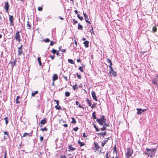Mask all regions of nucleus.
Instances as JSON below:
<instances>
[{
    "instance_id": "obj_55",
    "label": "nucleus",
    "mask_w": 158,
    "mask_h": 158,
    "mask_svg": "<svg viewBox=\"0 0 158 158\" xmlns=\"http://www.w3.org/2000/svg\"><path fill=\"white\" fill-rule=\"evenodd\" d=\"M38 10L39 11H41L42 10V8L41 7H39L38 8Z\"/></svg>"
},
{
    "instance_id": "obj_43",
    "label": "nucleus",
    "mask_w": 158,
    "mask_h": 158,
    "mask_svg": "<svg viewBox=\"0 0 158 158\" xmlns=\"http://www.w3.org/2000/svg\"><path fill=\"white\" fill-rule=\"evenodd\" d=\"M12 67L13 68L15 65V61L12 63Z\"/></svg>"
},
{
    "instance_id": "obj_37",
    "label": "nucleus",
    "mask_w": 158,
    "mask_h": 158,
    "mask_svg": "<svg viewBox=\"0 0 158 158\" xmlns=\"http://www.w3.org/2000/svg\"><path fill=\"white\" fill-rule=\"evenodd\" d=\"M91 29H90L89 30H90V32L91 33H93L94 34V31H93V27H92V26H91Z\"/></svg>"
},
{
    "instance_id": "obj_13",
    "label": "nucleus",
    "mask_w": 158,
    "mask_h": 158,
    "mask_svg": "<svg viewBox=\"0 0 158 158\" xmlns=\"http://www.w3.org/2000/svg\"><path fill=\"white\" fill-rule=\"evenodd\" d=\"M4 134L6 135L4 136V139H7V138H8V137H9V135L8 132L7 131H5L4 132Z\"/></svg>"
},
{
    "instance_id": "obj_39",
    "label": "nucleus",
    "mask_w": 158,
    "mask_h": 158,
    "mask_svg": "<svg viewBox=\"0 0 158 158\" xmlns=\"http://www.w3.org/2000/svg\"><path fill=\"white\" fill-rule=\"evenodd\" d=\"M77 84H76L73 86V89L75 90L76 89H77Z\"/></svg>"
},
{
    "instance_id": "obj_42",
    "label": "nucleus",
    "mask_w": 158,
    "mask_h": 158,
    "mask_svg": "<svg viewBox=\"0 0 158 158\" xmlns=\"http://www.w3.org/2000/svg\"><path fill=\"white\" fill-rule=\"evenodd\" d=\"M51 52L53 54H54L56 53V50L53 49H52Z\"/></svg>"
},
{
    "instance_id": "obj_50",
    "label": "nucleus",
    "mask_w": 158,
    "mask_h": 158,
    "mask_svg": "<svg viewBox=\"0 0 158 158\" xmlns=\"http://www.w3.org/2000/svg\"><path fill=\"white\" fill-rule=\"evenodd\" d=\"M54 102H56V104H57V105H58L59 106V101L58 100H54Z\"/></svg>"
},
{
    "instance_id": "obj_53",
    "label": "nucleus",
    "mask_w": 158,
    "mask_h": 158,
    "mask_svg": "<svg viewBox=\"0 0 158 158\" xmlns=\"http://www.w3.org/2000/svg\"><path fill=\"white\" fill-rule=\"evenodd\" d=\"M95 106H96V105L94 104H92V106L91 105V106H90L91 108L92 109L95 108Z\"/></svg>"
},
{
    "instance_id": "obj_59",
    "label": "nucleus",
    "mask_w": 158,
    "mask_h": 158,
    "mask_svg": "<svg viewBox=\"0 0 158 158\" xmlns=\"http://www.w3.org/2000/svg\"><path fill=\"white\" fill-rule=\"evenodd\" d=\"M146 150L148 152H149V151H151V150H152V149H149V148H147L146 149Z\"/></svg>"
},
{
    "instance_id": "obj_38",
    "label": "nucleus",
    "mask_w": 158,
    "mask_h": 158,
    "mask_svg": "<svg viewBox=\"0 0 158 158\" xmlns=\"http://www.w3.org/2000/svg\"><path fill=\"white\" fill-rule=\"evenodd\" d=\"M157 29L156 27H154L152 28V31L154 32H156V31Z\"/></svg>"
},
{
    "instance_id": "obj_56",
    "label": "nucleus",
    "mask_w": 158,
    "mask_h": 158,
    "mask_svg": "<svg viewBox=\"0 0 158 158\" xmlns=\"http://www.w3.org/2000/svg\"><path fill=\"white\" fill-rule=\"evenodd\" d=\"M110 65L109 66V68H110V69H113L111 67V66L112 65V62L110 63Z\"/></svg>"
},
{
    "instance_id": "obj_17",
    "label": "nucleus",
    "mask_w": 158,
    "mask_h": 158,
    "mask_svg": "<svg viewBox=\"0 0 158 158\" xmlns=\"http://www.w3.org/2000/svg\"><path fill=\"white\" fill-rule=\"evenodd\" d=\"M78 143L79 144L80 147H82L85 144L84 142H81L79 140L78 141Z\"/></svg>"
},
{
    "instance_id": "obj_36",
    "label": "nucleus",
    "mask_w": 158,
    "mask_h": 158,
    "mask_svg": "<svg viewBox=\"0 0 158 158\" xmlns=\"http://www.w3.org/2000/svg\"><path fill=\"white\" fill-rule=\"evenodd\" d=\"M55 107L57 110L61 109V107L59 105H56L55 106Z\"/></svg>"
},
{
    "instance_id": "obj_44",
    "label": "nucleus",
    "mask_w": 158,
    "mask_h": 158,
    "mask_svg": "<svg viewBox=\"0 0 158 158\" xmlns=\"http://www.w3.org/2000/svg\"><path fill=\"white\" fill-rule=\"evenodd\" d=\"M104 125L105 126H106V127H109V124H107L106 123V121H105V122L104 123Z\"/></svg>"
},
{
    "instance_id": "obj_61",
    "label": "nucleus",
    "mask_w": 158,
    "mask_h": 158,
    "mask_svg": "<svg viewBox=\"0 0 158 158\" xmlns=\"http://www.w3.org/2000/svg\"><path fill=\"white\" fill-rule=\"evenodd\" d=\"M83 137H87V136L85 135V133H83Z\"/></svg>"
},
{
    "instance_id": "obj_21",
    "label": "nucleus",
    "mask_w": 158,
    "mask_h": 158,
    "mask_svg": "<svg viewBox=\"0 0 158 158\" xmlns=\"http://www.w3.org/2000/svg\"><path fill=\"white\" fill-rule=\"evenodd\" d=\"M83 15H84V18L85 21H86V20H89V19L88 18V15L86 14L83 12Z\"/></svg>"
},
{
    "instance_id": "obj_20",
    "label": "nucleus",
    "mask_w": 158,
    "mask_h": 158,
    "mask_svg": "<svg viewBox=\"0 0 158 158\" xmlns=\"http://www.w3.org/2000/svg\"><path fill=\"white\" fill-rule=\"evenodd\" d=\"M38 91H36L35 92H33V91H32V94L31 95L32 97H34L35 95L38 94Z\"/></svg>"
},
{
    "instance_id": "obj_62",
    "label": "nucleus",
    "mask_w": 158,
    "mask_h": 158,
    "mask_svg": "<svg viewBox=\"0 0 158 158\" xmlns=\"http://www.w3.org/2000/svg\"><path fill=\"white\" fill-rule=\"evenodd\" d=\"M63 77H64V79H65V80L66 81H67L68 80L67 79V77L66 76H63Z\"/></svg>"
},
{
    "instance_id": "obj_23",
    "label": "nucleus",
    "mask_w": 158,
    "mask_h": 158,
    "mask_svg": "<svg viewBox=\"0 0 158 158\" xmlns=\"http://www.w3.org/2000/svg\"><path fill=\"white\" fill-rule=\"evenodd\" d=\"M86 101L87 102V103H88V106H91V103L90 101L88 100V98H87L86 100Z\"/></svg>"
},
{
    "instance_id": "obj_29",
    "label": "nucleus",
    "mask_w": 158,
    "mask_h": 158,
    "mask_svg": "<svg viewBox=\"0 0 158 158\" xmlns=\"http://www.w3.org/2000/svg\"><path fill=\"white\" fill-rule=\"evenodd\" d=\"M8 117H6L4 118V120L5 121V123L6 125H7L8 123Z\"/></svg>"
},
{
    "instance_id": "obj_5",
    "label": "nucleus",
    "mask_w": 158,
    "mask_h": 158,
    "mask_svg": "<svg viewBox=\"0 0 158 158\" xmlns=\"http://www.w3.org/2000/svg\"><path fill=\"white\" fill-rule=\"evenodd\" d=\"M9 7V6L8 2H6L5 3V6L4 7L6 10V12L7 13H8V10Z\"/></svg>"
},
{
    "instance_id": "obj_35",
    "label": "nucleus",
    "mask_w": 158,
    "mask_h": 158,
    "mask_svg": "<svg viewBox=\"0 0 158 158\" xmlns=\"http://www.w3.org/2000/svg\"><path fill=\"white\" fill-rule=\"evenodd\" d=\"M40 130L43 131H47V128L46 127H45L44 128H41L40 129Z\"/></svg>"
},
{
    "instance_id": "obj_19",
    "label": "nucleus",
    "mask_w": 158,
    "mask_h": 158,
    "mask_svg": "<svg viewBox=\"0 0 158 158\" xmlns=\"http://www.w3.org/2000/svg\"><path fill=\"white\" fill-rule=\"evenodd\" d=\"M32 134L31 133V135H30V133H25L23 136V137H26V136H28L29 137H30L32 135Z\"/></svg>"
},
{
    "instance_id": "obj_6",
    "label": "nucleus",
    "mask_w": 158,
    "mask_h": 158,
    "mask_svg": "<svg viewBox=\"0 0 158 158\" xmlns=\"http://www.w3.org/2000/svg\"><path fill=\"white\" fill-rule=\"evenodd\" d=\"M91 95L93 99L95 101H97V98L96 95L94 91H92Z\"/></svg>"
},
{
    "instance_id": "obj_30",
    "label": "nucleus",
    "mask_w": 158,
    "mask_h": 158,
    "mask_svg": "<svg viewBox=\"0 0 158 158\" xmlns=\"http://www.w3.org/2000/svg\"><path fill=\"white\" fill-rule=\"evenodd\" d=\"M93 124L94 125V128H95L96 131H100L99 129H98L96 125L95 124H94V123H93Z\"/></svg>"
},
{
    "instance_id": "obj_48",
    "label": "nucleus",
    "mask_w": 158,
    "mask_h": 158,
    "mask_svg": "<svg viewBox=\"0 0 158 158\" xmlns=\"http://www.w3.org/2000/svg\"><path fill=\"white\" fill-rule=\"evenodd\" d=\"M55 43L53 41H51L50 45L51 46H53Z\"/></svg>"
},
{
    "instance_id": "obj_51",
    "label": "nucleus",
    "mask_w": 158,
    "mask_h": 158,
    "mask_svg": "<svg viewBox=\"0 0 158 158\" xmlns=\"http://www.w3.org/2000/svg\"><path fill=\"white\" fill-rule=\"evenodd\" d=\"M27 25L29 27L28 28V29H30L31 27V26L29 24V23L28 21H27Z\"/></svg>"
},
{
    "instance_id": "obj_14",
    "label": "nucleus",
    "mask_w": 158,
    "mask_h": 158,
    "mask_svg": "<svg viewBox=\"0 0 158 158\" xmlns=\"http://www.w3.org/2000/svg\"><path fill=\"white\" fill-rule=\"evenodd\" d=\"M58 78V77L57 75L56 74H54L52 77L53 81H54L55 80H57Z\"/></svg>"
},
{
    "instance_id": "obj_18",
    "label": "nucleus",
    "mask_w": 158,
    "mask_h": 158,
    "mask_svg": "<svg viewBox=\"0 0 158 158\" xmlns=\"http://www.w3.org/2000/svg\"><path fill=\"white\" fill-rule=\"evenodd\" d=\"M98 135H101L104 136L105 135H106V131H105L104 132H100V133H98ZM104 137V136H103V137Z\"/></svg>"
},
{
    "instance_id": "obj_63",
    "label": "nucleus",
    "mask_w": 158,
    "mask_h": 158,
    "mask_svg": "<svg viewBox=\"0 0 158 158\" xmlns=\"http://www.w3.org/2000/svg\"><path fill=\"white\" fill-rule=\"evenodd\" d=\"M86 21V22L87 23H88L89 24H91V23L89 21H88V20H86V21Z\"/></svg>"
},
{
    "instance_id": "obj_28",
    "label": "nucleus",
    "mask_w": 158,
    "mask_h": 158,
    "mask_svg": "<svg viewBox=\"0 0 158 158\" xmlns=\"http://www.w3.org/2000/svg\"><path fill=\"white\" fill-rule=\"evenodd\" d=\"M71 118L72 119V121L71 122V123L72 124L75 123H76V122L75 120V119L73 117L72 118Z\"/></svg>"
},
{
    "instance_id": "obj_34",
    "label": "nucleus",
    "mask_w": 158,
    "mask_h": 158,
    "mask_svg": "<svg viewBox=\"0 0 158 158\" xmlns=\"http://www.w3.org/2000/svg\"><path fill=\"white\" fill-rule=\"evenodd\" d=\"M65 95L66 97H69L70 96V94L68 91H66L65 92Z\"/></svg>"
},
{
    "instance_id": "obj_15",
    "label": "nucleus",
    "mask_w": 158,
    "mask_h": 158,
    "mask_svg": "<svg viewBox=\"0 0 158 158\" xmlns=\"http://www.w3.org/2000/svg\"><path fill=\"white\" fill-rule=\"evenodd\" d=\"M94 144L95 145V149L97 151H98L99 149L100 148V146L98 145V143L96 142H94Z\"/></svg>"
},
{
    "instance_id": "obj_54",
    "label": "nucleus",
    "mask_w": 158,
    "mask_h": 158,
    "mask_svg": "<svg viewBox=\"0 0 158 158\" xmlns=\"http://www.w3.org/2000/svg\"><path fill=\"white\" fill-rule=\"evenodd\" d=\"M23 45H21V46L19 47L18 49L19 50H22Z\"/></svg>"
},
{
    "instance_id": "obj_8",
    "label": "nucleus",
    "mask_w": 158,
    "mask_h": 158,
    "mask_svg": "<svg viewBox=\"0 0 158 158\" xmlns=\"http://www.w3.org/2000/svg\"><path fill=\"white\" fill-rule=\"evenodd\" d=\"M110 73L114 76H116L117 75L116 72L114 71L113 69H110Z\"/></svg>"
},
{
    "instance_id": "obj_16",
    "label": "nucleus",
    "mask_w": 158,
    "mask_h": 158,
    "mask_svg": "<svg viewBox=\"0 0 158 158\" xmlns=\"http://www.w3.org/2000/svg\"><path fill=\"white\" fill-rule=\"evenodd\" d=\"M89 41H85L83 43V44H84L86 48H88L89 47Z\"/></svg>"
},
{
    "instance_id": "obj_40",
    "label": "nucleus",
    "mask_w": 158,
    "mask_h": 158,
    "mask_svg": "<svg viewBox=\"0 0 158 158\" xmlns=\"http://www.w3.org/2000/svg\"><path fill=\"white\" fill-rule=\"evenodd\" d=\"M79 69L81 72H84V70L83 69V68L82 67H81V66L79 67Z\"/></svg>"
},
{
    "instance_id": "obj_2",
    "label": "nucleus",
    "mask_w": 158,
    "mask_h": 158,
    "mask_svg": "<svg viewBox=\"0 0 158 158\" xmlns=\"http://www.w3.org/2000/svg\"><path fill=\"white\" fill-rule=\"evenodd\" d=\"M127 151L126 153L127 157L128 158H129L131 156L133 152V150L129 148L127 149Z\"/></svg>"
},
{
    "instance_id": "obj_46",
    "label": "nucleus",
    "mask_w": 158,
    "mask_h": 158,
    "mask_svg": "<svg viewBox=\"0 0 158 158\" xmlns=\"http://www.w3.org/2000/svg\"><path fill=\"white\" fill-rule=\"evenodd\" d=\"M106 129V127H105V126H103L101 128V130L102 131H103L104 130H105Z\"/></svg>"
},
{
    "instance_id": "obj_60",
    "label": "nucleus",
    "mask_w": 158,
    "mask_h": 158,
    "mask_svg": "<svg viewBox=\"0 0 158 158\" xmlns=\"http://www.w3.org/2000/svg\"><path fill=\"white\" fill-rule=\"evenodd\" d=\"M73 21L74 22V23H73V24H76L77 23V21L75 20L74 19H73Z\"/></svg>"
},
{
    "instance_id": "obj_25",
    "label": "nucleus",
    "mask_w": 158,
    "mask_h": 158,
    "mask_svg": "<svg viewBox=\"0 0 158 158\" xmlns=\"http://www.w3.org/2000/svg\"><path fill=\"white\" fill-rule=\"evenodd\" d=\"M19 96H17L16 99V103H19L20 102L19 101V99L20 98Z\"/></svg>"
},
{
    "instance_id": "obj_58",
    "label": "nucleus",
    "mask_w": 158,
    "mask_h": 158,
    "mask_svg": "<svg viewBox=\"0 0 158 158\" xmlns=\"http://www.w3.org/2000/svg\"><path fill=\"white\" fill-rule=\"evenodd\" d=\"M50 57L51 59H52V60H53L55 58V56L54 55H51L50 56Z\"/></svg>"
},
{
    "instance_id": "obj_52",
    "label": "nucleus",
    "mask_w": 158,
    "mask_h": 158,
    "mask_svg": "<svg viewBox=\"0 0 158 158\" xmlns=\"http://www.w3.org/2000/svg\"><path fill=\"white\" fill-rule=\"evenodd\" d=\"M60 158H66V157L63 155H61L60 156Z\"/></svg>"
},
{
    "instance_id": "obj_1",
    "label": "nucleus",
    "mask_w": 158,
    "mask_h": 158,
    "mask_svg": "<svg viewBox=\"0 0 158 158\" xmlns=\"http://www.w3.org/2000/svg\"><path fill=\"white\" fill-rule=\"evenodd\" d=\"M96 121L100 125L102 126L104 125V122L105 123L106 119L104 115H102L101 116L100 118L97 119Z\"/></svg>"
},
{
    "instance_id": "obj_24",
    "label": "nucleus",
    "mask_w": 158,
    "mask_h": 158,
    "mask_svg": "<svg viewBox=\"0 0 158 158\" xmlns=\"http://www.w3.org/2000/svg\"><path fill=\"white\" fill-rule=\"evenodd\" d=\"M38 62L39 65L40 66H42V63H41V61L40 57H38Z\"/></svg>"
},
{
    "instance_id": "obj_64",
    "label": "nucleus",
    "mask_w": 158,
    "mask_h": 158,
    "mask_svg": "<svg viewBox=\"0 0 158 158\" xmlns=\"http://www.w3.org/2000/svg\"><path fill=\"white\" fill-rule=\"evenodd\" d=\"M63 126H64L65 127H68L67 124H64L63 125Z\"/></svg>"
},
{
    "instance_id": "obj_41",
    "label": "nucleus",
    "mask_w": 158,
    "mask_h": 158,
    "mask_svg": "<svg viewBox=\"0 0 158 158\" xmlns=\"http://www.w3.org/2000/svg\"><path fill=\"white\" fill-rule=\"evenodd\" d=\"M79 129V128L77 127L74 128L73 129V130L75 131H77Z\"/></svg>"
},
{
    "instance_id": "obj_4",
    "label": "nucleus",
    "mask_w": 158,
    "mask_h": 158,
    "mask_svg": "<svg viewBox=\"0 0 158 158\" xmlns=\"http://www.w3.org/2000/svg\"><path fill=\"white\" fill-rule=\"evenodd\" d=\"M15 38L16 40L18 41L19 42H20L21 39H20V35L19 34V31H17L15 36Z\"/></svg>"
},
{
    "instance_id": "obj_33",
    "label": "nucleus",
    "mask_w": 158,
    "mask_h": 158,
    "mask_svg": "<svg viewBox=\"0 0 158 158\" xmlns=\"http://www.w3.org/2000/svg\"><path fill=\"white\" fill-rule=\"evenodd\" d=\"M80 15L78 14L77 15V17L78 18V19H79L81 21H82L83 19V17H80Z\"/></svg>"
},
{
    "instance_id": "obj_3",
    "label": "nucleus",
    "mask_w": 158,
    "mask_h": 158,
    "mask_svg": "<svg viewBox=\"0 0 158 158\" xmlns=\"http://www.w3.org/2000/svg\"><path fill=\"white\" fill-rule=\"evenodd\" d=\"M136 109L137 110V114L138 115H140L141 114H142L143 112H144L146 110L145 109H142L141 108H137Z\"/></svg>"
},
{
    "instance_id": "obj_47",
    "label": "nucleus",
    "mask_w": 158,
    "mask_h": 158,
    "mask_svg": "<svg viewBox=\"0 0 158 158\" xmlns=\"http://www.w3.org/2000/svg\"><path fill=\"white\" fill-rule=\"evenodd\" d=\"M44 140V137L43 136H41L40 138V140L41 142H42Z\"/></svg>"
},
{
    "instance_id": "obj_9",
    "label": "nucleus",
    "mask_w": 158,
    "mask_h": 158,
    "mask_svg": "<svg viewBox=\"0 0 158 158\" xmlns=\"http://www.w3.org/2000/svg\"><path fill=\"white\" fill-rule=\"evenodd\" d=\"M47 122L46 118H44V119L41 120L40 123L41 125H44Z\"/></svg>"
},
{
    "instance_id": "obj_49",
    "label": "nucleus",
    "mask_w": 158,
    "mask_h": 158,
    "mask_svg": "<svg viewBox=\"0 0 158 158\" xmlns=\"http://www.w3.org/2000/svg\"><path fill=\"white\" fill-rule=\"evenodd\" d=\"M77 76L78 77L79 79H81V76L80 75H79L77 73H76Z\"/></svg>"
},
{
    "instance_id": "obj_11",
    "label": "nucleus",
    "mask_w": 158,
    "mask_h": 158,
    "mask_svg": "<svg viewBox=\"0 0 158 158\" xmlns=\"http://www.w3.org/2000/svg\"><path fill=\"white\" fill-rule=\"evenodd\" d=\"M109 138V137H108V138H106L105 141H103L102 143V146L103 147L106 144V143L108 141V139Z\"/></svg>"
},
{
    "instance_id": "obj_7",
    "label": "nucleus",
    "mask_w": 158,
    "mask_h": 158,
    "mask_svg": "<svg viewBox=\"0 0 158 158\" xmlns=\"http://www.w3.org/2000/svg\"><path fill=\"white\" fill-rule=\"evenodd\" d=\"M9 20L10 22V24L13 25L14 17L13 16L10 15L9 16Z\"/></svg>"
},
{
    "instance_id": "obj_10",
    "label": "nucleus",
    "mask_w": 158,
    "mask_h": 158,
    "mask_svg": "<svg viewBox=\"0 0 158 158\" xmlns=\"http://www.w3.org/2000/svg\"><path fill=\"white\" fill-rule=\"evenodd\" d=\"M69 147H68V149H69L68 151L70 152V151H73L75 150L76 149V148H73L72 147V145H68Z\"/></svg>"
},
{
    "instance_id": "obj_45",
    "label": "nucleus",
    "mask_w": 158,
    "mask_h": 158,
    "mask_svg": "<svg viewBox=\"0 0 158 158\" xmlns=\"http://www.w3.org/2000/svg\"><path fill=\"white\" fill-rule=\"evenodd\" d=\"M44 41L46 42V43H47V42H48L50 41V40L48 39V38H47L46 39H45L44 40Z\"/></svg>"
},
{
    "instance_id": "obj_22",
    "label": "nucleus",
    "mask_w": 158,
    "mask_h": 158,
    "mask_svg": "<svg viewBox=\"0 0 158 158\" xmlns=\"http://www.w3.org/2000/svg\"><path fill=\"white\" fill-rule=\"evenodd\" d=\"M96 112L95 111H94L92 113V117L94 119H97L95 115Z\"/></svg>"
},
{
    "instance_id": "obj_31",
    "label": "nucleus",
    "mask_w": 158,
    "mask_h": 158,
    "mask_svg": "<svg viewBox=\"0 0 158 158\" xmlns=\"http://www.w3.org/2000/svg\"><path fill=\"white\" fill-rule=\"evenodd\" d=\"M2 152H4V156L3 158H6V155H7V151L6 150H5V151L4 152L3 150H2Z\"/></svg>"
},
{
    "instance_id": "obj_12",
    "label": "nucleus",
    "mask_w": 158,
    "mask_h": 158,
    "mask_svg": "<svg viewBox=\"0 0 158 158\" xmlns=\"http://www.w3.org/2000/svg\"><path fill=\"white\" fill-rule=\"evenodd\" d=\"M157 79H156V77H155L154 79L152 80V82L153 84L155 85H156L158 86V84H157V82L158 81Z\"/></svg>"
},
{
    "instance_id": "obj_32",
    "label": "nucleus",
    "mask_w": 158,
    "mask_h": 158,
    "mask_svg": "<svg viewBox=\"0 0 158 158\" xmlns=\"http://www.w3.org/2000/svg\"><path fill=\"white\" fill-rule=\"evenodd\" d=\"M68 61L71 64H73L74 63V62L73 60L71 59H69L68 60Z\"/></svg>"
},
{
    "instance_id": "obj_27",
    "label": "nucleus",
    "mask_w": 158,
    "mask_h": 158,
    "mask_svg": "<svg viewBox=\"0 0 158 158\" xmlns=\"http://www.w3.org/2000/svg\"><path fill=\"white\" fill-rule=\"evenodd\" d=\"M23 53V51L22 50H19L18 51V56H20L22 55Z\"/></svg>"
},
{
    "instance_id": "obj_57",
    "label": "nucleus",
    "mask_w": 158,
    "mask_h": 158,
    "mask_svg": "<svg viewBox=\"0 0 158 158\" xmlns=\"http://www.w3.org/2000/svg\"><path fill=\"white\" fill-rule=\"evenodd\" d=\"M108 154L109 152H108L106 153V158H109Z\"/></svg>"
},
{
    "instance_id": "obj_26",
    "label": "nucleus",
    "mask_w": 158,
    "mask_h": 158,
    "mask_svg": "<svg viewBox=\"0 0 158 158\" xmlns=\"http://www.w3.org/2000/svg\"><path fill=\"white\" fill-rule=\"evenodd\" d=\"M78 30H82L83 28V26L82 25H80V23H78Z\"/></svg>"
}]
</instances>
